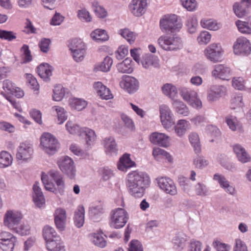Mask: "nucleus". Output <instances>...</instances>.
Returning <instances> with one entry per match:
<instances>
[{
	"mask_svg": "<svg viewBox=\"0 0 251 251\" xmlns=\"http://www.w3.org/2000/svg\"><path fill=\"white\" fill-rule=\"evenodd\" d=\"M150 184V176L145 172L134 171L128 174L127 185L129 193L135 198H142Z\"/></svg>",
	"mask_w": 251,
	"mask_h": 251,
	"instance_id": "obj_1",
	"label": "nucleus"
},
{
	"mask_svg": "<svg viewBox=\"0 0 251 251\" xmlns=\"http://www.w3.org/2000/svg\"><path fill=\"white\" fill-rule=\"evenodd\" d=\"M41 180L45 189L55 194H64L65 183L63 175L58 171L51 170L47 173L42 172Z\"/></svg>",
	"mask_w": 251,
	"mask_h": 251,
	"instance_id": "obj_2",
	"label": "nucleus"
},
{
	"mask_svg": "<svg viewBox=\"0 0 251 251\" xmlns=\"http://www.w3.org/2000/svg\"><path fill=\"white\" fill-rule=\"evenodd\" d=\"M159 47L166 51H177L183 47L181 37L177 35H162L157 40Z\"/></svg>",
	"mask_w": 251,
	"mask_h": 251,
	"instance_id": "obj_3",
	"label": "nucleus"
},
{
	"mask_svg": "<svg viewBox=\"0 0 251 251\" xmlns=\"http://www.w3.org/2000/svg\"><path fill=\"white\" fill-rule=\"evenodd\" d=\"M178 16L175 14L163 15L159 20V28L163 33L179 32L182 27L181 22L178 21Z\"/></svg>",
	"mask_w": 251,
	"mask_h": 251,
	"instance_id": "obj_4",
	"label": "nucleus"
},
{
	"mask_svg": "<svg viewBox=\"0 0 251 251\" xmlns=\"http://www.w3.org/2000/svg\"><path fill=\"white\" fill-rule=\"evenodd\" d=\"M129 218V214L125 208H114L109 214V226L114 229L122 228L126 224Z\"/></svg>",
	"mask_w": 251,
	"mask_h": 251,
	"instance_id": "obj_5",
	"label": "nucleus"
},
{
	"mask_svg": "<svg viewBox=\"0 0 251 251\" xmlns=\"http://www.w3.org/2000/svg\"><path fill=\"white\" fill-rule=\"evenodd\" d=\"M40 147L46 153L52 155L55 153L60 147L56 138L49 132H44L40 138Z\"/></svg>",
	"mask_w": 251,
	"mask_h": 251,
	"instance_id": "obj_6",
	"label": "nucleus"
},
{
	"mask_svg": "<svg viewBox=\"0 0 251 251\" xmlns=\"http://www.w3.org/2000/svg\"><path fill=\"white\" fill-rule=\"evenodd\" d=\"M178 91L183 100L191 106L196 109H200L202 107V102L197 91L185 87H180Z\"/></svg>",
	"mask_w": 251,
	"mask_h": 251,
	"instance_id": "obj_7",
	"label": "nucleus"
},
{
	"mask_svg": "<svg viewBox=\"0 0 251 251\" xmlns=\"http://www.w3.org/2000/svg\"><path fill=\"white\" fill-rule=\"evenodd\" d=\"M203 52L207 60L216 63L222 61L225 51L221 43L215 42L207 46Z\"/></svg>",
	"mask_w": 251,
	"mask_h": 251,
	"instance_id": "obj_8",
	"label": "nucleus"
},
{
	"mask_svg": "<svg viewBox=\"0 0 251 251\" xmlns=\"http://www.w3.org/2000/svg\"><path fill=\"white\" fill-rule=\"evenodd\" d=\"M23 218L20 211L16 209L7 210L3 216V224L10 230L16 229Z\"/></svg>",
	"mask_w": 251,
	"mask_h": 251,
	"instance_id": "obj_9",
	"label": "nucleus"
},
{
	"mask_svg": "<svg viewBox=\"0 0 251 251\" xmlns=\"http://www.w3.org/2000/svg\"><path fill=\"white\" fill-rule=\"evenodd\" d=\"M69 49L74 60L80 62L83 60L86 54V45L81 39L75 38L70 41Z\"/></svg>",
	"mask_w": 251,
	"mask_h": 251,
	"instance_id": "obj_10",
	"label": "nucleus"
},
{
	"mask_svg": "<svg viewBox=\"0 0 251 251\" xmlns=\"http://www.w3.org/2000/svg\"><path fill=\"white\" fill-rule=\"evenodd\" d=\"M159 118L163 128L169 131L175 124L174 114L166 104H161L159 107Z\"/></svg>",
	"mask_w": 251,
	"mask_h": 251,
	"instance_id": "obj_11",
	"label": "nucleus"
},
{
	"mask_svg": "<svg viewBox=\"0 0 251 251\" xmlns=\"http://www.w3.org/2000/svg\"><path fill=\"white\" fill-rule=\"evenodd\" d=\"M155 180L160 190L172 196H176L178 193L176 185L174 180L169 177L159 176Z\"/></svg>",
	"mask_w": 251,
	"mask_h": 251,
	"instance_id": "obj_12",
	"label": "nucleus"
},
{
	"mask_svg": "<svg viewBox=\"0 0 251 251\" xmlns=\"http://www.w3.org/2000/svg\"><path fill=\"white\" fill-rule=\"evenodd\" d=\"M60 170L70 179L75 178L76 170L73 160L68 156H62L57 161Z\"/></svg>",
	"mask_w": 251,
	"mask_h": 251,
	"instance_id": "obj_13",
	"label": "nucleus"
},
{
	"mask_svg": "<svg viewBox=\"0 0 251 251\" xmlns=\"http://www.w3.org/2000/svg\"><path fill=\"white\" fill-rule=\"evenodd\" d=\"M232 49L235 55L247 56L251 53V43L247 38L239 37L233 43Z\"/></svg>",
	"mask_w": 251,
	"mask_h": 251,
	"instance_id": "obj_14",
	"label": "nucleus"
},
{
	"mask_svg": "<svg viewBox=\"0 0 251 251\" xmlns=\"http://www.w3.org/2000/svg\"><path fill=\"white\" fill-rule=\"evenodd\" d=\"M33 147L32 144L24 142L21 143L16 150V158L22 162L29 161L33 157Z\"/></svg>",
	"mask_w": 251,
	"mask_h": 251,
	"instance_id": "obj_15",
	"label": "nucleus"
},
{
	"mask_svg": "<svg viewBox=\"0 0 251 251\" xmlns=\"http://www.w3.org/2000/svg\"><path fill=\"white\" fill-rule=\"evenodd\" d=\"M227 94V87L221 84H213L210 86L207 92V100L213 102L225 97Z\"/></svg>",
	"mask_w": 251,
	"mask_h": 251,
	"instance_id": "obj_16",
	"label": "nucleus"
},
{
	"mask_svg": "<svg viewBox=\"0 0 251 251\" xmlns=\"http://www.w3.org/2000/svg\"><path fill=\"white\" fill-rule=\"evenodd\" d=\"M211 76L223 81H229L232 75V69L226 65L219 64L213 66Z\"/></svg>",
	"mask_w": 251,
	"mask_h": 251,
	"instance_id": "obj_17",
	"label": "nucleus"
},
{
	"mask_svg": "<svg viewBox=\"0 0 251 251\" xmlns=\"http://www.w3.org/2000/svg\"><path fill=\"white\" fill-rule=\"evenodd\" d=\"M104 151L107 156H116L118 152V145L115 138L108 136L104 138L102 141Z\"/></svg>",
	"mask_w": 251,
	"mask_h": 251,
	"instance_id": "obj_18",
	"label": "nucleus"
},
{
	"mask_svg": "<svg viewBox=\"0 0 251 251\" xmlns=\"http://www.w3.org/2000/svg\"><path fill=\"white\" fill-rule=\"evenodd\" d=\"M147 6V0H131L129 9L134 16L140 17L145 13Z\"/></svg>",
	"mask_w": 251,
	"mask_h": 251,
	"instance_id": "obj_19",
	"label": "nucleus"
},
{
	"mask_svg": "<svg viewBox=\"0 0 251 251\" xmlns=\"http://www.w3.org/2000/svg\"><path fill=\"white\" fill-rule=\"evenodd\" d=\"M120 84L122 88L129 94L135 92L139 87L138 80L135 78L129 75L124 76Z\"/></svg>",
	"mask_w": 251,
	"mask_h": 251,
	"instance_id": "obj_20",
	"label": "nucleus"
},
{
	"mask_svg": "<svg viewBox=\"0 0 251 251\" xmlns=\"http://www.w3.org/2000/svg\"><path fill=\"white\" fill-rule=\"evenodd\" d=\"M54 220L56 228L60 231L64 230L67 221L66 210L62 208H57L54 213Z\"/></svg>",
	"mask_w": 251,
	"mask_h": 251,
	"instance_id": "obj_21",
	"label": "nucleus"
},
{
	"mask_svg": "<svg viewBox=\"0 0 251 251\" xmlns=\"http://www.w3.org/2000/svg\"><path fill=\"white\" fill-rule=\"evenodd\" d=\"M150 141L153 144L167 148L170 145V137L164 133L155 132L150 136Z\"/></svg>",
	"mask_w": 251,
	"mask_h": 251,
	"instance_id": "obj_22",
	"label": "nucleus"
},
{
	"mask_svg": "<svg viewBox=\"0 0 251 251\" xmlns=\"http://www.w3.org/2000/svg\"><path fill=\"white\" fill-rule=\"evenodd\" d=\"M232 149L239 162L247 163L251 161L250 155L241 145L236 144L233 145Z\"/></svg>",
	"mask_w": 251,
	"mask_h": 251,
	"instance_id": "obj_23",
	"label": "nucleus"
},
{
	"mask_svg": "<svg viewBox=\"0 0 251 251\" xmlns=\"http://www.w3.org/2000/svg\"><path fill=\"white\" fill-rule=\"evenodd\" d=\"M85 136V147L87 150H90L95 145L97 136L95 131L90 128L83 127L82 135Z\"/></svg>",
	"mask_w": 251,
	"mask_h": 251,
	"instance_id": "obj_24",
	"label": "nucleus"
},
{
	"mask_svg": "<svg viewBox=\"0 0 251 251\" xmlns=\"http://www.w3.org/2000/svg\"><path fill=\"white\" fill-rule=\"evenodd\" d=\"M174 126L175 132L176 136L179 138L183 137L191 127L190 122L185 119L177 120Z\"/></svg>",
	"mask_w": 251,
	"mask_h": 251,
	"instance_id": "obj_25",
	"label": "nucleus"
},
{
	"mask_svg": "<svg viewBox=\"0 0 251 251\" xmlns=\"http://www.w3.org/2000/svg\"><path fill=\"white\" fill-rule=\"evenodd\" d=\"M32 189V198L35 204L39 208L43 207L45 204V198L38 182L34 184Z\"/></svg>",
	"mask_w": 251,
	"mask_h": 251,
	"instance_id": "obj_26",
	"label": "nucleus"
},
{
	"mask_svg": "<svg viewBox=\"0 0 251 251\" xmlns=\"http://www.w3.org/2000/svg\"><path fill=\"white\" fill-rule=\"evenodd\" d=\"M93 87L98 95L102 99L105 100L112 99L113 98L110 89L103 84L101 82L97 81L93 84Z\"/></svg>",
	"mask_w": 251,
	"mask_h": 251,
	"instance_id": "obj_27",
	"label": "nucleus"
},
{
	"mask_svg": "<svg viewBox=\"0 0 251 251\" xmlns=\"http://www.w3.org/2000/svg\"><path fill=\"white\" fill-rule=\"evenodd\" d=\"M225 122L230 130L233 132L242 133L244 131L242 124L236 117L228 115L225 117Z\"/></svg>",
	"mask_w": 251,
	"mask_h": 251,
	"instance_id": "obj_28",
	"label": "nucleus"
},
{
	"mask_svg": "<svg viewBox=\"0 0 251 251\" xmlns=\"http://www.w3.org/2000/svg\"><path fill=\"white\" fill-rule=\"evenodd\" d=\"M53 70V68L47 63L41 64L37 68L39 75L45 81L50 80Z\"/></svg>",
	"mask_w": 251,
	"mask_h": 251,
	"instance_id": "obj_29",
	"label": "nucleus"
},
{
	"mask_svg": "<svg viewBox=\"0 0 251 251\" xmlns=\"http://www.w3.org/2000/svg\"><path fill=\"white\" fill-rule=\"evenodd\" d=\"M130 154L125 153L120 157L117 164L118 169L123 172H126L128 169L135 166V163L131 160Z\"/></svg>",
	"mask_w": 251,
	"mask_h": 251,
	"instance_id": "obj_30",
	"label": "nucleus"
},
{
	"mask_svg": "<svg viewBox=\"0 0 251 251\" xmlns=\"http://www.w3.org/2000/svg\"><path fill=\"white\" fill-rule=\"evenodd\" d=\"M141 64L145 69H149L151 66L154 68L159 67V60L158 58L150 54H146L143 56Z\"/></svg>",
	"mask_w": 251,
	"mask_h": 251,
	"instance_id": "obj_31",
	"label": "nucleus"
},
{
	"mask_svg": "<svg viewBox=\"0 0 251 251\" xmlns=\"http://www.w3.org/2000/svg\"><path fill=\"white\" fill-rule=\"evenodd\" d=\"M68 105L72 110L80 111L87 107L88 102L83 99L72 97L68 100Z\"/></svg>",
	"mask_w": 251,
	"mask_h": 251,
	"instance_id": "obj_32",
	"label": "nucleus"
},
{
	"mask_svg": "<svg viewBox=\"0 0 251 251\" xmlns=\"http://www.w3.org/2000/svg\"><path fill=\"white\" fill-rule=\"evenodd\" d=\"M85 208L82 205H78L76 209L74 216L75 225L78 228L83 226L85 221Z\"/></svg>",
	"mask_w": 251,
	"mask_h": 251,
	"instance_id": "obj_33",
	"label": "nucleus"
},
{
	"mask_svg": "<svg viewBox=\"0 0 251 251\" xmlns=\"http://www.w3.org/2000/svg\"><path fill=\"white\" fill-rule=\"evenodd\" d=\"M172 107L176 113L184 117L189 114V110L187 105L180 100H175L172 102Z\"/></svg>",
	"mask_w": 251,
	"mask_h": 251,
	"instance_id": "obj_34",
	"label": "nucleus"
},
{
	"mask_svg": "<svg viewBox=\"0 0 251 251\" xmlns=\"http://www.w3.org/2000/svg\"><path fill=\"white\" fill-rule=\"evenodd\" d=\"M91 38L98 43H101L107 41L109 37L106 30L97 28L93 30L90 33Z\"/></svg>",
	"mask_w": 251,
	"mask_h": 251,
	"instance_id": "obj_35",
	"label": "nucleus"
},
{
	"mask_svg": "<svg viewBox=\"0 0 251 251\" xmlns=\"http://www.w3.org/2000/svg\"><path fill=\"white\" fill-rule=\"evenodd\" d=\"M163 94L172 100H176L178 96V90L176 87L171 83H166L161 87Z\"/></svg>",
	"mask_w": 251,
	"mask_h": 251,
	"instance_id": "obj_36",
	"label": "nucleus"
},
{
	"mask_svg": "<svg viewBox=\"0 0 251 251\" xmlns=\"http://www.w3.org/2000/svg\"><path fill=\"white\" fill-rule=\"evenodd\" d=\"M48 251H66L65 246L60 237L46 244Z\"/></svg>",
	"mask_w": 251,
	"mask_h": 251,
	"instance_id": "obj_37",
	"label": "nucleus"
},
{
	"mask_svg": "<svg viewBox=\"0 0 251 251\" xmlns=\"http://www.w3.org/2000/svg\"><path fill=\"white\" fill-rule=\"evenodd\" d=\"M104 212L103 205L100 202L94 203L89 208V214L94 220H99Z\"/></svg>",
	"mask_w": 251,
	"mask_h": 251,
	"instance_id": "obj_38",
	"label": "nucleus"
},
{
	"mask_svg": "<svg viewBox=\"0 0 251 251\" xmlns=\"http://www.w3.org/2000/svg\"><path fill=\"white\" fill-rule=\"evenodd\" d=\"M185 25L188 33L191 34L196 33L198 26V22L197 17L194 15L187 16L185 22Z\"/></svg>",
	"mask_w": 251,
	"mask_h": 251,
	"instance_id": "obj_39",
	"label": "nucleus"
},
{
	"mask_svg": "<svg viewBox=\"0 0 251 251\" xmlns=\"http://www.w3.org/2000/svg\"><path fill=\"white\" fill-rule=\"evenodd\" d=\"M235 25L240 33L251 35V17H249L246 21L238 20L236 21Z\"/></svg>",
	"mask_w": 251,
	"mask_h": 251,
	"instance_id": "obj_40",
	"label": "nucleus"
},
{
	"mask_svg": "<svg viewBox=\"0 0 251 251\" xmlns=\"http://www.w3.org/2000/svg\"><path fill=\"white\" fill-rule=\"evenodd\" d=\"M117 69L121 73L130 74L133 71V65L130 58H126L117 65Z\"/></svg>",
	"mask_w": 251,
	"mask_h": 251,
	"instance_id": "obj_41",
	"label": "nucleus"
},
{
	"mask_svg": "<svg viewBox=\"0 0 251 251\" xmlns=\"http://www.w3.org/2000/svg\"><path fill=\"white\" fill-rule=\"evenodd\" d=\"M102 234V232H98L91 233L89 235L91 242L95 245L101 248L105 247L106 245V241Z\"/></svg>",
	"mask_w": 251,
	"mask_h": 251,
	"instance_id": "obj_42",
	"label": "nucleus"
},
{
	"mask_svg": "<svg viewBox=\"0 0 251 251\" xmlns=\"http://www.w3.org/2000/svg\"><path fill=\"white\" fill-rule=\"evenodd\" d=\"M244 106L243 95L241 93L233 94L230 100V107L232 109H239Z\"/></svg>",
	"mask_w": 251,
	"mask_h": 251,
	"instance_id": "obj_43",
	"label": "nucleus"
},
{
	"mask_svg": "<svg viewBox=\"0 0 251 251\" xmlns=\"http://www.w3.org/2000/svg\"><path fill=\"white\" fill-rule=\"evenodd\" d=\"M200 24L202 27L210 30L216 31L219 29L222 25L213 19L203 18L201 20Z\"/></svg>",
	"mask_w": 251,
	"mask_h": 251,
	"instance_id": "obj_44",
	"label": "nucleus"
},
{
	"mask_svg": "<svg viewBox=\"0 0 251 251\" xmlns=\"http://www.w3.org/2000/svg\"><path fill=\"white\" fill-rule=\"evenodd\" d=\"M65 128L68 133L72 135L82 136V128L76 122L69 120L65 125Z\"/></svg>",
	"mask_w": 251,
	"mask_h": 251,
	"instance_id": "obj_45",
	"label": "nucleus"
},
{
	"mask_svg": "<svg viewBox=\"0 0 251 251\" xmlns=\"http://www.w3.org/2000/svg\"><path fill=\"white\" fill-rule=\"evenodd\" d=\"M43 235L44 239L46 241V244L49 241H52L57 237H60L56 233L54 229L49 226H45L43 229Z\"/></svg>",
	"mask_w": 251,
	"mask_h": 251,
	"instance_id": "obj_46",
	"label": "nucleus"
},
{
	"mask_svg": "<svg viewBox=\"0 0 251 251\" xmlns=\"http://www.w3.org/2000/svg\"><path fill=\"white\" fill-rule=\"evenodd\" d=\"M152 154L156 160H159L163 158L166 159L169 162H171L173 160V158L169 152L158 147L154 148L153 149Z\"/></svg>",
	"mask_w": 251,
	"mask_h": 251,
	"instance_id": "obj_47",
	"label": "nucleus"
},
{
	"mask_svg": "<svg viewBox=\"0 0 251 251\" xmlns=\"http://www.w3.org/2000/svg\"><path fill=\"white\" fill-rule=\"evenodd\" d=\"M13 162V157L8 151L0 152V168H5L11 166Z\"/></svg>",
	"mask_w": 251,
	"mask_h": 251,
	"instance_id": "obj_48",
	"label": "nucleus"
},
{
	"mask_svg": "<svg viewBox=\"0 0 251 251\" xmlns=\"http://www.w3.org/2000/svg\"><path fill=\"white\" fill-rule=\"evenodd\" d=\"M112 64L113 60L112 58L107 56L104 58L102 62L96 66L95 70L96 71H100L103 72H107L110 71Z\"/></svg>",
	"mask_w": 251,
	"mask_h": 251,
	"instance_id": "obj_49",
	"label": "nucleus"
},
{
	"mask_svg": "<svg viewBox=\"0 0 251 251\" xmlns=\"http://www.w3.org/2000/svg\"><path fill=\"white\" fill-rule=\"evenodd\" d=\"M118 33L130 44L133 43L136 38V34L128 28L120 29Z\"/></svg>",
	"mask_w": 251,
	"mask_h": 251,
	"instance_id": "obj_50",
	"label": "nucleus"
},
{
	"mask_svg": "<svg viewBox=\"0 0 251 251\" xmlns=\"http://www.w3.org/2000/svg\"><path fill=\"white\" fill-rule=\"evenodd\" d=\"M232 86L235 89L239 91H246V81L244 77L242 76H235L232 78Z\"/></svg>",
	"mask_w": 251,
	"mask_h": 251,
	"instance_id": "obj_51",
	"label": "nucleus"
},
{
	"mask_svg": "<svg viewBox=\"0 0 251 251\" xmlns=\"http://www.w3.org/2000/svg\"><path fill=\"white\" fill-rule=\"evenodd\" d=\"M51 109L52 111L56 112L58 124H62L67 120V115L64 108L59 106H54Z\"/></svg>",
	"mask_w": 251,
	"mask_h": 251,
	"instance_id": "obj_52",
	"label": "nucleus"
},
{
	"mask_svg": "<svg viewBox=\"0 0 251 251\" xmlns=\"http://www.w3.org/2000/svg\"><path fill=\"white\" fill-rule=\"evenodd\" d=\"M226 158V156L225 155L220 154L218 155L217 160L226 169L231 172H235L236 170V167L235 164L232 162H227Z\"/></svg>",
	"mask_w": 251,
	"mask_h": 251,
	"instance_id": "obj_53",
	"label": "nucleus"
},
{
	"mask_svg": "<svg viewBox=\"0 0 251 251\" xmlns=\"http://www.w3.org/2000/svg\"><path fill=\"white\" fill-rule=\"evenodd\" d=\"M189 141L193 147L195 152L199 153L201 151L200 141L199 135L197 133L192 132L189 136Z\"/></svg>",
	"mask_w": 251,
	"mask_h": 251,
	"instance_id": "obj_54",
	"label": "nucleus"
},
{
	"mask_svg": "<svg viewBox=\"0 0 251 251\" xmlns=\"http://www.w3.org/2000/svg\"><path fill=\"white\" fill-rule=\"evenodd\" d=\"M66 93V89L61 85H57L53 89V100L56 101H61Z\"/></svg>",
	"mask_w": 251,
	"mask_h": 251,
	"instance_id": "obj_55",
	"label": "nucleus"
},
{
	"mask_svg": "<svg viewBox=\"0 0 251 251\" xmlns=\"http://www.w3.org/2000/svg\"><path fill=\"white\" fill-rule=\"evenodd\" d=\"M246 8L247 6L242 0L240 3H235L233 7L234 12L238 18L245 16L247 13Z\"/></svg>",
	"mask_w": 251,
	"mask_h": 251,
	"instance_id": "obj_56",
	"label": "nucleus"
},
{
	"mask_svg": "<svg viewBox=\"0 0 251 251\" xmlns=\"http://www.w3.org/2000/svg\"><path fill=\"white\" fill-rule=\"evenodd\" d=\"M92 8L96 15L100 18H104L107 16L106 10L97 1L92 2Z\"/></svg>",
	"mask_w": 251,
	"mask_h": 251,
	"instance_id": "obj_57",
	"label": "nucleus"
},
{
	"mask_svg": "<svg viewBox=\"0 0 251 251\" xmlns=\"http://www.w3.org/2000/svg\"><path fill=\"white\" fill-rule=\"evenodd\" d=\"M193 164L196 168L203 169L209 164V161L202 156H197L194 158Z\"/></svg>",
	"mask_w": 251,
	"mask_h": 251,
	"instance_id": "obj_58",
	"label": "nucleus"
},
{
	"mask_svg": "<svg viewBox=\"0 0 251 251\" xmlns=\"http://www.w3.org/2000/svg\"><path fill=\"white\" fill-rule=\"evenodd\" d=\"M25 77L29 87L34 90L36 94H38L39 90V85L36 79L30 74H26Z\"/></svg>",
	"mask_w": 251,
	"mask_h": 251,
	"instance_id": "obj_59",
	"label": "nucleus"
},
{
	"mask_svg": "<svg viewBox=\"0 0 251 251\" xmlns=\"http://www.w3.org/2000/svg\"><path fill=\"white\" fill-rule=\"evenodd\" d=\"M211 35L208 31H203L200 33L197 40L200 45H206L211 40Z\"/></svg>",
	"mask_w": 251,
	"mask_h": 251,
	"instance_id": "obj_60",
	"label": "nucleus"
},
{
	"mask_svg": "<svg viewBox=\"0 0 251 251\" xmlns=\"http://www.w3.org/2000/svg\"><path fill=\"white\" fill-rule=\"evenodd\" d=\"M30 227L29 225L26 223H23L20 225L16 226V229H13L12 231L17 233L21 235H26L29 234Z\"/></svg>",
	"mask_w": 251,
	"mask_h": 251,
	"instance_id": "obj_61",
	"label": "nucleus"
},
{
	"mask_svg": "<svg viewBox=\"0 0 251 251\" xmlns=\"http://www.w3.org/2000/svg\"><path fill=\"white\" fill-rule=\"evenodd\" d=\"M186 240L180 235L176 234L172 239V243L176 246L178 251H181L185 247Z\"/></svg>",
	"mask_w": 251,
	"mask_h": 251,
	"instance_id": "obj_62",
	"label": "nucleus"
},
{
	"mask_svg": "<svg viewBox=\"0 0 251 251\" xmlns=\"http://www.w3.org/2000/svg\"><path fill=\"white\" fill-rule=\"evenodd\" d=\"M196 194L199 196H207L209 195V191L205 185L198 183L195 186Z\"/></svg>",
	"mask_w": 251,
	"mask_h": 251,
	"instance_id": "obj_63",
	"label": "nucleus"
},
{
	"mask_svg": "<svg viewBox=\"0 0 251 251\" xmlns=\"http://www.w3.org/2000/svg\"><path fill=\"white\" fill-rule=\"evenodd\" d=\"M232 251H249L246 243L240 238L234 240Z\"/></svg>",
	"mask_w": 251,
	"mask_h": 251,
	"instance_id": "obj_64",
	"label": "nucleus"
}]
</instances>
